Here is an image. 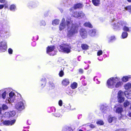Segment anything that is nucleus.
Segmentation results:
<instances>
[{
  "label": "nucleus",
  "instance_id": "19",
  "mask_svg": "<svg viewBox=\"0 0 131 131\" xmlns=\"http://www.w3.org/2000/svg\"><path fill=\"white\" fill-rule=\"evenodd\" d=\"M46 79H42L40 81V83L41 86L42 87H44L46 85Z\"/></svg>",
  "mask_w": 131,
  "mask_h": 131
},
{
  "label": "nucleus",
  "instance_id": "45",
  "mask_svg": "<svg viewBox=\"0 0 131 131\" xmlns=\"http://www.w3.org/2000/svg\"><path fill=\"white\" fill-rule=\"evenodd\" d=\"M126 9L127 10H128L129 12L131 13V6H129L127 7L126 8Z\"/></svg>",
  "mask_w": 131,
  "mask_h": 131
},
{
  "label": "nucleus",
  "instance_id": "27",
  "mask_svg": "<svg viewBox=\"0 0 131 131\" xmlns=\"http://www.w3.org/2000/svg\"><path fill=\"white\" fill-rule=\"evenodd\" d=\"M16 9V6L14 4H12L9 6V9L12 11H15Z\"/></svg>",
  "mask_w": 131,
  "mask_h": 131
},
{
  "label": "nucleus",
  "instance_id": "17",
  "mask_svg": "<svg viewBox=\"0 0 131 131\" xmlns=\"http://www.w3.org/2000/svg\"><path fill=\"white\" fill-rule=\"evenodd\" d=\"M89 34L92 37H94L96 35V30L95 29H91L89 31Z\"/></svg>",
  "mask_w": 131,
  "mask_h": 131
},
{
  "label": "nucleus",
  "instance_id": "53",
  "mask_svg": "<svg viewBox=\"0 0 131 131\" xmlns=\"http://www.w3.org/2000/svg\"><path fill=\"white\" fill-rule=\"evenodd\" d=\"M90 127H91V128H94L95 127L94 125H93V124H91L90 125Z\"/></svg>",
  "mask_w": 131,
  "mask_h": 131
},
{
  "label": "nucleus",
  "instance_id": "57",
  "mask_svg": "<svg viewBox=\"0 0 131 131\" xmlns=\"http://www.w3.org/2000/svg\"><path fill=\"white\" fill-rule=\"evenodd\" d=\"M127 1L129 2H131V0H127Z\"/></svg>",
  "mask_w": 131,
  "mask_h": 131
},
{
  "label": "nucleus",
  "instance_id": "11",
  "mask_svg": "<svg viewBox=\"0 0 131 131\" xmlns=\"http://www.w3.org/2000/svg\"><path fill=\"white\" fill-rule=\"evenodd\" d=\"M16 120H12L11 121L9 120L4 121L3 122L4 125L6 126L12 125H13L15 123Z\"/></svg>",
  "mask_w": 131,
  "mask_h": 131
},
{
  "label": "nucleus",
  "instance_id": "5",
  "mask_svg": "<svg viewBox=\"0 0 131 131\" xmlns=\"http://www.w3.org/2000/svg\"><path fill=\"white\" fill-rule=\"evenodd\" d=\"M15 108L19 111H21L25 108L24 101L22 100L16 103L15 106Z\"/></svg>",
  "mask_w": 131,
  "mask_h": 131
},
{
  "label": "nucleus",
  "instance_id": "7",
  "mask_svg": "<svg viewBox=\"0 0 131 131\" xmlns=\"http://www.w3.org/2000/svg\"><path fill=\"white\" fill-rule=\"evenodd\" d=\"M72 15L73 17L79 18H83L85 16L84 14L81 11L74 12Z\"/></svg>",
  "mask_w": 131,
  "mask_h": 131
},
{
  "label": "nucleus",
  "instance_id": "1",
  "mask_svg": "<svg viewBox=\"0 0 131 131\" xmlns=\"http://www.w3.org/2000/svg\"><path fill=\"white\" fill-rule=\"evenodd\" d=\"M67 27V35L70 38L77 34L80 27V25L73 23V21L70 18H67L65 19L63 18L59 26V30L61 31Z\"/></svg>",
  "mask_w": 131,
  "mask_h": 131
},
{
  "label": "nucleus",
  "instance_id": "56",
  "mask_svg": "<svg viewBox=\"0 0 131 131\" xmlns=\"http://www.w3.org/2000/svg\"><path fill=\"white\" fill-rule=\"evenodd\" d=\"M89 66L88 65V67H87V68H85L84 69L86 70L88 69L89 68Z\"/></svg>",
  "mask_w": 131,
  "mask_h": 131
},
{
  "label": "nucleus",
  "instance_id": "23",
  "mask_svg": "<svg viewBox=\"0 0 131 131\" xmlns=\"http://www.w3.org/2000/svg\"><path fill=\"white\" fill-rule=\"evenodd\" d=\"M59 22L60 20L59 19H56L53 21L52 24L53 25H57L59 24Z\"/></svg>",
  "mask_w": 131,
  "mask_h": 131
},
{
  "label": "nucleus",
  "instance_id": "4",
  "mask_svg": "<svg viewBox=\"0 0 131 131\" xmlns=\"http://www.w3.org/2000/svg\"><path fill=\"white\" fill-rule=\"evenodd\" d=\"M58 49L60 52L68 53L70 52L71 47L69 45L63 44L59 46Z\"/></svg>",
  "mask_w": 131,
  "mask_h": 131
},
{
  "label": "nucleus",
  "instance_id": "34",
  "mask_svg": "<svg viewBox=\"0 0 131 131\" xmlns=\"http://www.w3.org/2000/svg\"><path fill=\"white\" fill-rule=\"evenodd\" d=\"M10 117L14 116L16 114V112L14 111L9 112Z\"/></svg>",
  "mask_w": 131,
  "mask_h": 131
},
{
  "label": "nucleus",
  "instance_id": "21",
  "mask_svg": "<svg viewBox=\"0 0 131 131\" xmlns=\"http://www.w3.org/2000/svg\"><path fill=\"white\" fill-rule=\"evenodd\" d=\"M101 109L102 111L103 112H106V111L108 110V107H106L105 106L102 105L101 106Z\"/></svg>",
  "mask_w": 131,
  "mask_h": 131
},
{
  "label": "nucleus",
  "instance_id": "12",
  "mask_svg": "<svg viewBox=\"0 0 131 131\" xmlns=\"http://www.w3.org/2000/svg\"><path fill=\"white\" fill-rule=\"evenodd\" d=\"M80 34L81 37L83 38H86L87 36V33L86 30L83 28L80 29Z\"/></svg>",
  "mask_w": 131,
  "mask_h": 131
},
{
  "label": "nucleus",
  "instance_id": "40",
  "mask_svg": "<svg viewBox=\"0 0 131 131\" xmlns=\"http://www.w3.org/2000/svg\"><path fill=\"white\" fill-rule=\"evenodd\" d=\"M4 116L5 117H9V112L5 113L4 114Z\"/></svg>",
  "mask_w": 131,
  "mask_h": 131
},
{
  "label": "nucleus",
  "instance_id": "31",
  "mask_svg": "<svg viewBox=\"0 0 131 131\" xmlns=\"http://www.w3.org/2000/svg\"><path fill=\"white\" fill-rule=\"evenodd\" d=\"M128 34L126 32H123L122 35V38H126L128 36Z\"/></svg>",
  "mask_w": 131,
  "mask_h": 131
},
{
  "label": "nucleus",
  "instance_id": "54",
  "mask_svg": "<svg viewBox=\"0 0 131 131\" xmlns=\"http://www.w3.org/2000/svg\"><path fill=\"white\" fill-rule=\"evenodd\" d=\"M2 109L1 108H0V116L2 115V114L1 113Z\"/></svg>",
  "mask_w": 131,
  "mask_h": 131
},
{
  "label": "nucleus",
  "instance_id": "14",
  "mask_svg": "<svg viewBox=\"0 0 131 131\" xmlns=\"http://www.w3.org/2000/svg\"><path fill=\"white\" fill-rule=\"evenodd\" d=\"M70 83L69 80L68 79L65 78L62 81V84L63 85L65 86H67Z\"/></svg>",
  "mask_w": 131,
  "mask_h": 131
},
{
  "label": "nucleus",
  "instance_id": "30",
  "mask_svg": "<svg viewBox=\"0 0 131 131\" xmlns=\"http://www.w3.org/2000/svg\"><path fill=\"white\" fill-rule=\"evenodd\" d=\"M84 26L89 28H92V26L90 22H86L84 24Z\"/></svg>",
  "mask_w": 131,
  "mask_h": 131
},
{
  "label": "nucleus",
  "instance_id": "22",
  "mask_svg": "<svg viewBox=\"0 0 131 131\" xmlns=\"http://www.w3.org/2000/svg\"><path fill=\"white\" fill-rule=\"evenodd\" d=\"M1 91H0V97H2V98L4 99H5L6 98V91H5L3 92L2 94H1Z\"/></svg>",
  "mask_w": 131,
  "mask_h": 131
},
{
  "label": "nucleus",
  "instance_id": "38",
  "mask_svg": "<svg viewBox=\"0 0 131 131\" xmlns=\"http://www.w3.org/2000/svg\"><path fill=\"white\" fill-rule=\"evenodd\" d=\"M115 131H129V130L126 129H116Z\"/></svg>",
  "mask_w": 131,
  "mask_h": 131
},
{
  "label": "nucleus",
  "instance_id": "15",
  "mask_svg": "<svg viewBox=\"0 0 131 131\" xmlns=\"http://www.w3.org/2000/svg\"><path fill=\"white\" fill-rule=\"evenodd\" d=\"M108 121L110 123L112 122H115L116 121V118L115 117H112L111 116H109L108 118Z\"/></svg>",
  "mask_w": 131,
  "mask_h": 131
},
{
  "label": "nucleus",
  "instance_id": "37",
  "mask_svg": "<svg viewBox=\"0 0 131 131\" xmlns=\"http://www.w3.org/2000/svg\"><path fill=\"white\" fill-rule=\"evenodd\" d=\"M64 73L63 70H61L59 72V75L60 77H62L64 75Z\"/></svg>",
  "mask_w": 131,
  "mask_h": 131
},
{
  "label": "nucleus",
  "instance_id": "33",
  "mask_svg": "<svg viewBox=\"0 0 131 131\" xmlns=\"http://www.w3.org/2000/svg\"><path fill=\"white\" fill-rule=\"evenodd\" d=\"M63 106L66 109H67L68 110H71V106L70 104H69L67 105H63Z\"/></svg>",
  "mask_w": 131,
  "mask_h": 131
},
{
  "label": "nucleus",
  "instance_id": "9",
  "mask_svg": "<svg viewBox=\"0 0 131 131\" xmlns=\"http://www.w3.org/2000/svg\"><path fill=\"white\" fill-rule=\"evenodd\" d=\"M124 95V93L122 91H120L118 92L117 97L119 103H121L124 101V99L123 96Z\"/></svg>",
  "mask_w": 131,
  "mask_h": 131
},
{
  "label": "nucleus",
  "instance_id": "24",
  "mask_svg": "<svg viewBox=\"0 0 131 131\" xmlns=\"http://www.w3.org/2000/svg\"><path fill=\"white\" fill-rule=\"evenodd\" d=\"M77 83L75 82H74L71 84L70 86L72 89H74L77 87Z\"/></svg>",
  "mask_w": 131,
  "mask_h": 131
},
{
  "label": "nucleus",
  "instance_id": "59",
  "mask_svg": "<svg viewBox=\"0 0 131 131\" xmlns=\"http://www.w3.org/2000/svg\"><path fill=\"white\" fill-rule=\"evenodd\" d=\"M7 90H8V91H10V88H8V89H6Z\"/></svg>",
  "mask_w": 131,
  "mask_h": 131
},
{
  "label": "nucleus",
  "instance_id": "3",
  "mask_svg": "<svg viewBox=\"0 0 131 131\" xmlns=\"http://www.w3.org/2000/svg\"><path fill=\"white\" fill-rule=\"evenodd\" d=\"M120 78L118 77L111 78L107 81L108 87L112 89L114 88H118L121 86L123 84L122 82L120 81Z\"/></svg>",
  "mask_w": 131,
  "mask_h": 131
},
{
  "label": "nucleus",
  "instance_id": "52",
  "mask_svg": "<svg viewBox=\"0 0 131 131\" xmlns=\"http://www.w3.org/2000/svg\"><path fill=\"white\" fill-rule=\"evenodd\" d=\"M75 9L74 8V6L73 7H71L70 9V12H72V10H73L74 9Z\"/></svg>",
  "mask_w": 131,
  "mask_h": 131
},
{
  "label": "nucleus",
  "instance_id": "29",
  "mask_svg": "<svg viewBox=\"0 0 131 131\" xmlns=\"http://www.w3.org/2000/svg\"><path fill=\"white\" fill-rule=\"evenodd\" d=\"M83 6L82 4L78 3L75 4L74 6V8L75 9L81 8Z\"/></svg>",
  "mask_w": 131,
  "mask_h": 131
},
{
  "label": "nucleus",
  "instance_id": "36",
  "mask_svg": "<svg viewBox=\"0 0 131 131\" xmlns=\"http://www.w3.org/2000/svg\"><path fill=\"white\" fill-rule=\"evenodd\" d=\"M50 89H53L54 88L55 85L54 84L51 83L49 85Z\"/></svg>",
  "mask_w": 131,
  "mask_h": 131
},
{
  "label": "nucleus",
  "instance_id": "64",
  "mask_svg": "<svg viewBox=\"0 0 131 131\" xmlns=\"http://www.w3.org/2000/svg\"><path fill=\"white\" fill-rule=\"evenodd\" d=\"M98 59L100 61H101V60H100V59L98 58Z\"/></svg>",
  "mask_w": 131,
  "mask_h": 131
},
{
  "label": "nucleus",
  "instance_id": "2",
  "mask_svg": "<svg viewBox=\"0 0 131 131\" xmlns=\"http://www.w3.org/2000/svg\"><path fill=\"white\" fill-rule=\"evenodd\" d=\"M112 28L115 30H119L123 28V30L125 31L131 32V28L127 27V23L125 21H119L117 22L114 18H111L110 20Z\"/></svg>",
  "mask_w": 131,
  "mask_h": 131
},
{
  "label": "nucleus",
  "instance_id": "47",
  "mask_svg": "<svg viewBox=\"0 0 131 131\" xmlns=\"http://www.w3.org/2000/svg\"><path fill=\"white\" fill-rule=\"evenodd\" d=\"M8 52L9 54H12L13 50L11 48H9L8 49Z\"/></svg>",
  "mask_w": 131,
  "mask_h": 131
},
{
  "label": "nucleus",
  "instance_id": "39",
  "mask_svg": "<svg viewBox=\"0 0 131 131\" xmlns=\"http://www.w3.org/2000/svg\"><path fill=\"white\" fill-rule=\"evenodd\" d=\"M96 123L97 124L103 125L104 123L103 121L102 120H98L96 122Z\"/></svg>",
  "mask_w": 131,
  "mask_h": 131
},
{
  "label": "nucleus",
  "instance_id": "25",
  "mask_svg": "<svg viewBox=\"0 0 131 131\" xmlns=\"http://www.w3.org/2000/svg\"><path fill=\"white\" fill-rule=\"evenodd\" d=\"M60 111H58L57 112L53 114L54 116L56 117H61L62 116V114L60 113Z\"/></svg>",
  "mask_w": 131,
  "mask_h": 131
},
{
  "label": "nucleus",
  "instance_id": "26",
  "mask_svg": "<svg viewBox=\"0 0 131 131\" xmlns=\"http://www.w3.org/2000/svg\"><path fill=\"white\" fill-rule=\"evenodd\" d=\"M81 47L83 50H87L89 48L88 46L87 45L85 44H82Z\"/></svg>",
  "mask_w": 131,
  "mask_h": 131
},
{
  "label": "nucleus",
  "instance_id": "32",
  "mask_svg": "<svg viewBox=\"0 0 131 131\" xmlns=\"http://www.w3.org/2000/svg\"><path fill=\"white\" fill-rule=\"evenodd\" d=\"M124 94L127 98L131 99V93H128V92H125Z\"/></svg>",
  "mask_w": 131,
  "mask_h": 131
},
{
  "label": "nucleus",
  "instance_id": "10",
  "mask_svg": "<svg viewBox=\"0 0 131 131\" xmlns=\"http://www.w3.org/2000/svg\"><path fill=\"white\" fill-rule=\"evenodd\" d=\"M55 49V47L53 46H49L47 48V54L51 56H53L55 54V53L52 54L51 52L52 51Z\"/></svg>",
  "mask_w": 131,
  "mask_h": 131
},
{
  "label": "nucleus",
  "instance_id": "35",
  "mask_svg": "<svg viewBox=\"0 0 131 131\" xmlns=\"http://www.w3.org/2000/svg\"><path fill=\"white\" fill-rule=\"evenodd\" d=\"M130 104V102L127 101H125L124 103V106L125 107H126Z\"/></svg>",
  "mask_w": 131,
  "mask_h": 131
},
{
  "label": "nucleus",
  "instance_id": "44",
  "mask_svg": "<svg viewBox=\"0 0 131 131\" xmlns=\"http://www.w3.org/2000/svg\"><path fill=\"white\" fill-rule=\"evenodd\" d=\"M62 101L61 100H60L58 102V104L60 106H62Z\"/></svg>",
  "mask_w": 131,
  "mask_h": 131
},
{
  "label": "nucleus",
  "instance_id": "6",
  "mask_svg": "<svg viewBox=\"0 0 131 131\" xmlns=\"http://www.w3.org/2000/svg\"><path fill=\"white\" fill-rule=\"evenodd\" d=\"M9 97L6 100V102L8 103L13 102L15 99V95L14 93L12 91L11 92L9 93Z\"/></svg>",
  "mask_w": 131,
  "mask_h": 131
},
{
  "label": "nucleus",
  "instance_id": "49",
  "mask_svg": "<svg viewBox=\"0 0 131 131\" xmlns=\"http://www.w3.org/2000/svg\"><path fill=\"white\" fill-rule=\"evenodd\" d=\"M115 37L114 36H111L110 38V41L113 40L115 39Z\"/></svg>",
  "mask_w": 131,
  "mask_h": 131
},
{
  "label": "nucleus",
  "instance_id": "51",
  "mask_svg": "<svg viewBox=\"0 0 131 131\" xmlns=\"http://www.w3.org/2000/svg\"><path fill=\"white\" fill-rule=\"evenodd\" d=\"M4 5L0 4V9H2L4 7Z\"/></svg>",
  "mask_w": 131,
  "mask_h": 131
},
{
  "label": "nucleus",
  "instance_id": "20",
  "mask_svg": "<svg viewBox=\"0 0 131 131\" xmlns=\"http://www.w3.org/2000/svg\"><path fill=\"white\" fill-rule=\"evenodd\" d=\"M131 78V76L130 75H128V76H124L122 79V81L124 82H126L127 81L128 79Z\"/></svg>",
  "mask_w": 131,
  "mask_h": 131
},
{
  "label": "nucleus",
  "instance_id": "63",
  "mask_svg": "<svg viewBox=\"0 0 131 131\" xmlns=\"http://www.w3.org/2000/svg\"><path fill=\"white\" fill-rule=\"evenodd\" d=\"M89 63H90V61H89Z\"/></svg>",
  "mask_w": 131,
  "mask_h": 131
},
{
  "label": "nucleus",
  "instance_id": "13",
  "mask_svg": "<svg viewBox=\"0 0 131 131\" xmlns=\"http://www.w3.org/2000/svg\"><path fill=\"white\" fill-rule=\"evenodd\" d=\"M114 110H115V112L116 113L121 114L123 111V109L121 107H116L115 106L114 108Z\"/></svg>",
  "mask_w": 131,
  "mask_h": 131
},
{
  "label": "nucleus",
  "instance_id": "43",
  "mask_svg": "<svg viewBox=\"0 0 131 131\" xmlns=\"http://www.w3.org/2000/svg\"><path fill=\"white\" fill-rule=\"evenodd\" d=\"M102 51L101 50H99L97 52V55L100 56L102 54Z\"/></svg>",
  "mask_w": 131,
  "mask_h": 131
},
{
  "label": "nucleus",
  "instance_id": "42",
  "mask_svg": "<svg viewBox=\"0 0 131 131\" xmlns=\"http://www.w3.org/2000/svg\"><path fill=\"white\" fill-rule=\"evenodd\" d=\"M94 81L96 82V83L99 84L100 83V82L98 81L97 77H94Z\"/></svg>",
  "mask_w": 131,
  "mask_h": 131
},
{
  "label": "nucleus",
  "instance_id": "55",
  "mask_svg": "<svg viewBox=\"0 0 131 131\" xmlns=\"http://www.w3.org/2000/svg\"><path fill=\"white\" fill-rule=\"evenodd\" d=\"M51 109H53L54 111H55V108H54V107H52L51 108Z\"/></svg>",
  "mask_w": 131,
  "mask_h": 131
},
{
  "label": "nucleus",
  "instance_id": "60",
  "mask_svg": "<svg viewBox=\"0 0 131 131\" xmlns=\"http://www.w3.org/2000/svg\"><path fill=\"white\" fill-rule=\"evenodd\" d=\"M61 12L62 13L63 12V10H60Z\"/></svg>",
  "mask_w": 131,
  "mask_h": 131
},
{
  "label": "nucleus",
  "instance_id": "18",
  "mask_svg": "<svg viewBox=\"0 0 131 131\" xmlns=\"http://www.w3.org/2000/svg\"><path fill=\"white\" fill-rule=\"evenodd\" d=\"M92 3L96 6H99L100 4V0H92Z\"/></svg>",
  "mask_w": 131,
  "mask_h": 131
},
{
  "label": "nucleus",
  "instance_id": "48",
  "mask_svg": "<svg viewBox=\"0 0 131 131\" xmlns=\"http://www.w3.org/2000/svg\"><path fill=\"white\" fill-rule=\"evenodd\" d=\"M0 2L2 3H7L6 0H0Z\"/></svg>",
  "mask_w": 131,
  "mask_h": 131
},
{
  "label": "nucleus",
  "instance_id": "62",
  "mask_svg": "<svg viewBox=\"0 0 131 131\" xmlns=\"http://www.w3.org/2000/svg\"><path fill=\"white\" fill-rule=\"evenodd\" d=\"M33 43H35V42H33Z\"/></svg>",
  "mask_w": 131,
  "mask_h": 131
},
{
  "label": "nucleus",
  "instance_id": "61",
  "mask_svg": "<svg viewBox=\"0 0 131 131\" xmlns=\"http://www.w3.org/2000/svg\"><path fill=\"white\" fill-rule=\"evenodd\" d=\"M78 131H83L82 130H79Z\"/></svg>",
  "mask_w": 131,
  "mask_h": 131
},
{
  "label": "nucleus",
  "instance_id": "41",
  "mask_svg": "<svg viewBox=\"0 0 131 131\" xmlns=\"http://www.w3.org/2000/svg\"><path fill=\"white\" fill-rule=\"evenodd\" d=\"M2 108L3 110H7L8 109V107L5 104H3L2 105Z\"/></svg>",
  "mask_w": 131,
  "mask_h": 131
},
{
  "label": "nucleus",
  "instance_id": "28",
  "mask_svg": "<svg viewBox=\"0 0 131 131\" xmlns=\"http://www.w3.org/2000/svg\"><path fill=\"white\" fill-rule=\"evenodd\" d=\"M124 87L125 89L127 90L131 87V84L130 83H128L124 85Z\"/></svg>",
  "mask_w": 131,
  "mask_h": 131
},
{
  "label": "nucleus",
  "instance_id": "46",
  "mask_svg": "<svg viewBox=\"0 0 131 131\" xmlns=\"http://www.w3.org/2000/svg\"><path fill=\"white\" fill-rule=\"evenodd\" d=\"M40 25L45 26L46 25V23L45 21H41L40 23Z\"/></svg>",
  "mask_w": 131,
  "mask_h": 131
},
{
  "label": "nucleus",
  "instance_id": "8",
  "mask_svg": "<svg viewBox=\"0 0 131 131\" xmlns=\"http://www.w3.org/2000/svg\"><path fill=\"white\" fill-rule=\"evenodd\" d=\"M7 43L6 41H3L0 43V52H4L7 49Z\"/></svg>",
  "mask_w": 131,
  "mask_h": 131
},
{
  "label": "nucleus",
  "instance_id": "50",
  "mask_svg": "<svg viewBox=\"0 0 131 131\" xmlns=\"http://www.w3.org/2000/svg\"><path fill=\"white\" fill-rule=\"evenodd\" d=\"M79 72L81 73H82L83 72V69H79Z\"/></svg>",
  "mask_w": 131,
  "mask_h": 131
},
{
  "label": "nucleus",
  "instance_id": "58",
  "mask_svg": "<svg viewBox=\"0 0 131 131\" xmlns=\"http://www.w3.org/2000/svg\"><path fill=\"white\" fill-rule=\"evenodd\" d=\"M129 116L131 117V112L129 113Z\"/></svg>",
  "mask_w": 131,
  "mask_h": 131
},
{
  "label": "nucleus",
  "instance_id": "16",
  "mask_svg": "<svg viewBox=\"0 0 131 131\" xmlns=\"http://www.w3.org/2000/svg\"><path fill=\"white\" fill-rule=\"evenodd\" d=\"M37 4L34 2H30L28 4V6L30 8H35L37 6Z\"/></svg>",
  "mask_w": 131,
  "mask_h": 131
}]
</instances>
